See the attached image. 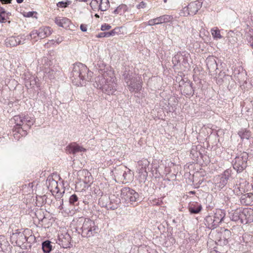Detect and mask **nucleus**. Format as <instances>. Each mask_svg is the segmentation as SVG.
<instances>
[{"mask_svg": "<svg viewBox=\"0 0 253 253\" xmlns=\"http://www.w3.org/2000/svg\"><path fill=\"white\" fill-rule=\"evenodd\" d=\"M146 3L143 1H141L137 5L136 7L138 9L144 8L146 7Z\"/></svg>", "mask_w": 253, "mask_h": 253, "instance_id": "nucleus-42", "label": "nucleus"}, {"mask_svg": "<svg viewBox=\"0 0 253 253\" xmlns=\"http://www.w3.org/2000/svg\"><path fill=\"white\" fill-rule=\"evenodd\" d=\"M195 193V192L194 191H191V192H190V193H191V194H194Z\"/></svg>", "mask_w": 253, "mask_h": 253, "instance_id": "nucleus-59", "label": "nucleus"}, {"mask_svg": "<svg viewBox=\"0 0 253 253\" xmlns=\"http://www.w3.org/2000/svg\"><path fill=\"white\" fill-rule=\"evenodd\" d=\"M52 247L51 242L48 240L44 241L42 243V249L45 253H50L52 250Z\"/></svg>", "mask_w": 253, "mask_h": 253, "instance_id": "nucleus-24", "label": "nucleus"}, {"mask_svg": "<svg viewBox=\"0 0 253 253\" xmlns=\"http://www.w3.org/2000/svg\"><path fill=\"white\" fill-rule=\"evenodd\" d=\"M80 2H87L88 0H78Z\"/></svg>", "mask_w": 253, "mask_h": 253, "instance_id": "nucleus-58", "label": "nucleus"}, {"mask_svg": "<svg viewBox=\"0 0 253 253\" xmlns=\"http://www.w3.org/2000/svg\"><path fill=\"white\" fill-rule=\"evenodd\" d=\"M120 32L119 28H116L108 32H101L96 35L97 38H101L104 37H110L114 36Z\"/></svg>", "mask_w": 253, "mask_h": 253, "instance_id": "nucleus-20", "label": "nucleus"}, {"mask_svg": "<svg viewBox=\"0 0 253 253\" xmlns=\"http://www.w3.org/2000/svg\"><path fill=\"white\" fill-rule=\"evenodd\" d=\"M156 23V22H155V18L153 19H151V20H149L147 22V25H148V26H153V25H157L156 23Z\"/></svg>", "mask_w": 253, "mask_h": 253, "instance_id": "nucleus-43", "label": "nucleus"}, {"mask_svg": "<svg viewBox=\"0 0 253 253\" xmlns=\"http://www.w3.org/2000/svg\"><path fill=\"white\" fill-rule=\"evenodd\" d=\"M71 1L70 0H67L66 1H59L57 3V6L59 7L65 8L70 4Z\"/></svg>", "mask_w": 253, "mask_h": 253, "instance_id": "nucleus-34", "label": "nucleus"}, {"mask_svg": "<svg viewBox=\"0 0 253 253\" xmlns=\"http://www.w3.org/2000/svg\"><path fill=\"white\" fill-rule=\"evenodd\" d=\"M68 237H69V238H70V237L69 236V235H68Z\"/></svg>", "mask_w": 253, "mask_h": 253, "instance_id": "nucleus-63", "label": "nucleus"}, {"mask_svg": "<svg viewBox=\"0 0 253 253\" xmlns=\"http://www.w3.org/2000/svg\"><path fill=\"white\" fill-rule=\"evenodd\" d=\"M149 164L150 162L147 159H142L138 162V173L143 176V179H146L148 175L147 169Z\"/></svg>", "mask_w": 253, "mask_h": 253, "instance_id": "nucleus-10", "label": "nucleus"}, {"mask_svg": "<svg viewBox=\"0 0 253 253\" xmlns=\"http://www.w3.org/2000/svg\"><path fill=\"white\" fill-rule=\"evenodd\" d=\"M25 77L24 78V79L26 81V83H29L28 80H29V77H28V78H27V77H26L27 75H25Z\"/></svg>", "mask_w": 253, "mask_h": 253, "instance_id": "nucleus-54", "label": "nucleus"}, {"mask_svg": "<svg viewBox=\"0 0 253 253\" xmlns=\"http://www.w3.org/2000/svg\"><path fill=\"white\" fill-rule=\"evenodd\" d=\"M211 35L214 39H220L222 36L220 35V31L217 28H213L211 30Z\"/></svg>", "mask_w": 253, "mask_h": 253, "instance_id": "nucleus-30", "label": "nucleus"}, {"mask_svg": "<svg viewBox=\"0 0 253 253\" xmlns=\"http://www.w3.org/2000/svg\"><path fill=\"white\" fill-rule=\"evenodd\" d=\"M60 205L58 207V209L60 210H62L63 209V199H62L61 200H59Z\"/></svg>", "mask_w": 253, "mask_h": 253, "instance_id": "nucleus-46", "label": "nucleus"}, {"mask_svg": "<svg viewBox=\"0 0 253 253\" xmlns=\"http://www.w3.org/2000/svg\"><path fill=\"white\" fill-rule=\"evenodd\" d=\"M69 203L72 205H78V197L76 194L72 195L69 198Z\"/></svg>", "mask_w": 253, "mask_h": 253, "instance_id": "nucleus-32", "label": "nucleus"}, {"mask_svg": "<svg viewBox=\"0 0 253 253\" xmlns=\"http://www.w3.org/2000/svg\"><path fill=\"white\" fill-rule=\"evenodd\" d=\"M80 29L83 32H86L87 31V25L84 24H81Z\"/></svg>", "mask_w": 253, "mask_h": 253, "instance_id": "nucleus-45", "label": "nucleus"}, {"mask_svg": "<svg viewBox=\"0 0 253 253\" xmlns=\"http://www.w3.org/2000/svg\"><path fill=\"white\" fill-rule=\"evenodd\" d=\"M240 202L242 205L251 206L253 205V194L251 193H246L241 196Z\"/></svg>", "mask_w": 253, "mask_h": 253, "instance_id": "nucleus-13", "label": "nucleus"}, {"mask_svg": "<svg viewBox=\"0 0 253 253\" xmlns=\"http://www.w3.org/2000/svg\"><path fill=\"white\" fill-rule=\"evenodd\" d=\"M110 6V2L108 0H100L99 4V9L102 11H106Z\"/></svg>", "mask_w": 253, "mask_h": 253, "instance_id": "nucleus-25", "label": "nucleus"}, {"mask_svg": "<svg viewBox=\"0 0 253 253\" xmlns=\"http://www.w3.org/2000/svg\"><path fill=\"white\" fill-rule=\"evenodd\" d=\"M238 134L241 139H248L251 135L250 132L246 129H241L238 132Z\"/></svg>", "mask_w": 253, "mask_h": 253, "instance_id": "nucleus-27", "label": "nucleus"}, {"mask_svg": "<svg viewBox=\"0 0 253 253\" xmlns=\"http://www.w3.org/2000/svg\"><path fill=\"white\" fill-rule=\"evenodd\" d=\"M222 234L224 238L226 240L229 239L231 235V232L228 229L224 230Z\"/></svg>", "mask_w": 253, "mask_h": 253, "instance_id": "nucleus-37", "label": "nucleus"}, {"mask_svg": "<svg viewBox=\"0 0 253 253\" xmlns=\"http://www.w3.org/2000/svg\"><path fill=\"white\" fill-rule=\"evenodd\" d=\"M56 197H57V198H60L62 196V194H63L64 193V191L63 192V193H59V190H58L57 191H56Z\"/></svg>", "mask_w": 253, "mask_h": 253, "instance_id": "nucleus-49", "label": "nucleus"}, {"mask_svg": "<svg viewBox=\"0 0 253 253\" xmlns=\"http://www.w3.org/2000/svg\"><path fill=\"white\" fill-rule=\"evenodd\" d=\"M55 42H56L55 40H50L49 41V43L51 44H54ZM47 43H48V42Z\"/></svg>", "mask_w": 253, "mask_h": 253, "instance_id": "nucleus-53", "label": "nucleus"}, {"mask_svg": "<svg viewBox=\"0 0 253 253\" xmlns=\"http://www.w3.org/2000/svg\"><path fill=\"white\" fill-rule=\"evenodd\" d=\"M12 0H0V1L2 4L10 3Z\"/></svg>", "mask_w": 253, "mask_h": 253, "instance_id": "nucleus-47", "label": "nucleus"}, {"mask_svg": "<svg viewBox=\"0 0 253 253\" xmlns=\"http://www.w3.org/2000/svg\"><path fill=\"white\" fill-rule=\"evenodd\" d=\"M80 173H81L83 175H85V179L84 180V182H87L86 180V176H89L90 175V173L86 170H83L82 171H80Z\"/></svg>", "mask_w": 253, "mask_h": 253, "instance_id": "nucleus-40", "label": "nucleus"}, {"mask_svg": "<svg viewBox=\"0 0 253 253\" xmlns=\"http://www.w3.org/2000/svg\"><path fill=\"white\" fill-rule=\"evenodd\" d=\"M231 170H226L222 174L217 175L214 179L215 186L218 190L224 187L227 183L230 176Z\"/></svg>", "mask_w": 253, "mask_h": 253, "instance_id": "nucleus-8", "label": "nucleus"}, {"mask_svg": "<svg viewBox=\"0 0 253 253\" xmlns=\"http://www.w3.org/2000/svg\"><path fill=\"white\" fill-rule=\"evenodd\" d=\"M214 64L215 65V66H216V64L215 63V61H214Z\"/></svg>", "mask_w": 253, "mask_h": 253, "instance_id": "nucleus-61", "label": "nucleus"}, {"mask_svg": "<svg viewBox=\"0 0 253 253\" xmlns=\"http://www.w3.org/2000/svg\"><path fill=\"white\" fill-rule=\"evenodd\" d=\"M124 79L128 90L131 92H138L142 88V82L140 78L131 71H125L123 74Z\"/></svg>", "mask_w": 253, "mask_h": 253, "instance_id": "nucleus-3", "label": "nucleus"}, {"mask_svg": "<svg viewBox=\"0 0 253 253\" xmlns=\"http://www.w3.org/2000/svg\"><path fill=\"white\" fill-rule=\"evenodd\" d=\"M188 209L191 214H197L201 211L202 206L197 202H191L189 204Z\"/></svg>", "mask_w": 253, "mask_h": 253, "instance_id": "nucleus-15", "label": "nucleus"}, {"mask_svg": "<svg viewBox=\"0 0 253 253\" xmlns=\"http://www.w3.org/2000/svg\"><path fill=\"white\" fill-rule=\"evenodd\" d=\"M186 87H187V89L188 90H192V86L191 85H187Z\"/></svg>", "mask_w": 253, "mask_h": 253, "instance_id": "nucleus-56", "label": "nucleus"}, {"mask_svg": "<svg viewBox=\"0 0 253 253\" xmlns=\"http://www.w3.org/2000/svg\"><path fill=\"white\" fill-rule=\"evenodd\" d=\"M5 21V16L3 14H0V22L3 23Z\"/></svg>", "mask_w": 253, "mask_h": 253, "instance_id": "nucleus-48", "label": "nucleus"}, {"mask_svg": "<svg viewBox=\"0 0 253 253\" xmlns=\"http://www.w3.org/2000/svg\"><path fill=\"white\" fill-rule=\"evenodd\" d=\"M11 121L15 124L14 131L15 133L13 134L15 139L19 140L20 136H23L27 135V132L26 129H24L23 127V115L14 116Z\"/></svg>", "mask_w": 253, "mask_h": 253, "instance_id": "nucleus-6", "label": "nucleus"}, {"mask_svg": "<svg viewBox=\"0 0 253 253\" xmlns=\"http://www.w3.org/2000/svg\"><path fill=\"white\" fill-rule=\"evenodd\" d=\"M91 73H89L87 67L81 63L74 64L72 71L70 74V79L72 83L77 86H83L86 81L91 79L89 78Z\"/></svg>", "mask_w": 253, "mask_h": 253, "instance_id": "nucleus-2", "label": "nucleus"}, {"mask_svg": "<svg viewBox=\"0 0 253 253\" xmlns=\"http://www.w3.org/2000/svg\"><path fill=\"white\" fill-rule=\"evenodd\" d=\"M127 9V6L124 4H120L113 12L115 14H120L125 13Z\"/></svg>", "mask_w": 253, "mask_h": 253, "instance_id": "nucleus-23", "label": "nucleus"}, {"mask_svg": "<svg viewBox=\"0 0 253 253\" xmlns=\"http://www.w3.org/2000/svg\"><path fill=\"white\" fill-rule=\"evenodd\" d=\"M181 57V55L180 54H177L175 55L174 57H172V61L174 65L178 64L180 61V58Z\"/></svg>", "mask_w": 253, "mask_h": 253, "instance_id": "nucleus-36", "label": "nucleus"}, {"mask_svg": "<svg viewBox=\"0 0 253 253\" xmlns=\"http://www.w3.org/2000/svg\"><path fill=\"white\" fill-rule=\"evenodd\" d=\"M111 26L108 24H104L101 26V30L103 31L109 30Z\"/></svg>", "mask_w": 253, "mask_h": 253, "instance_id": "nucleus-39", "label": "nucleus"}, {"mask_svg": "<svg viewBox=\"0 0 253 253\" xmlns=\"http://www.w3.org/2000/svg\"><path fill=\"white\" fill-rule=\"evenodd\" d=\"M52 184L55 186V188L56 189H58L57 181H56L55 180H53L52 182Z\"/></svg>", "mask_w": 253, "mask_h": 253, "instance_id": "nucleus-50", "label": "nucleus"}, {"mask_svg": "<svg viewBox=\"0 0 253 253\" xmlns=\"http://www.w3.org/2000/svg\"><path fill=\"white\" fill-rule=\"evenodd\" d=\"M100 0H92L91 2L90 3V6L92 8V9H94L97 8H99V4L100 3Z\"/></svg>", "mask_w": 253, "mask_h": 253, "instance_id": "nucleus-33", "label": "nucleus"}, {"mask_svg": "<svg viewBox=\"0 0 253 253\" xmlns=\"http://www.w3.org/2000/svg\"><path fill=\"white\" fill-rule=\"evenodd\" d=\"M121 198L131 204H136L140 201L138 193L129 187H124L121 189Z\"/></svg>", "mask_w": 253, "mask_h": 253, "instance_id": "nucleus-4", "label": "nucleus"}, {"mask_svg": "<svg viewBox=\"0 0 253 253\" xmlns=\"http://www.w3.org/2000/svg\"><path fill=\"white\" fill-rule=\"evenodd\" d=\"M38 30H34L31 32V33L30 34V36L31 39H34L35 40V41H38L37 38H38Z\"/></svg>", "mask_w": 253, "mask_h": 253, "instance_id": "nucleus-35", "label": "nucleus"}, {"mask_svg": "<svg viewBox=\"0 0 253 253\" xmlns=\"http://www.w3.org/2000/svg\"><path fill=\"white\" fill-rule=\"evenodd\" d=\"M64 37L61 36H58V37H56L55 42L57 44H60L62 41H64Z\"/></svg>", "mask_w": 253, "mask_h": 253, "instance_id": "nucleus-41", "label": "nucleus"}, {"mask_svg": "<svg viewBox=\"0 0 253 253\" xmlns=\"http://www.w3.org/2000/svg\"><path fill=\"white\" fill-rule=\"evenodd\" d=\"M35 122L34 117L30 116L28 115H23V127L24 129H29L32 125L34 124Z\"/></svg>", "mask_w": 253, "mask_h": 253, "instance_id": "nucleus-16", "label": "nucleus"}, {"mask_svg": "<svg viewBox=\"0 0 253 253\" xmlns=\"http://www.w3.org/2000/svg\"><path fill=\"white\" fill-rule=\"evenodd\" d=\"M240 223L242 224H246V214H248V211L247 210H240Z\"/></svg>", "mask_w": 253, "mask_h": 253, "instance_id": "nucleus-28", "label": "nucleus"}, {"mask_svg": "<svg viewBox=\"0 0 253 253\" xmlns=\"http://www.w3.org/2000/svg\"><path fill=\"white\" fill-rule=\"evenodd\" d=\"M240 210H236L229 213V217L231 220L238 222L240 221Z\"/></svg>", "mask_w": 253, "mask_h": 253, "instance_id": "nucleus-22", "label": "nucleus"}, {"mask_svg": "<svg viewBox=\"0 0 253 253\" xmlns=\"http://www.w3.org/2000/svg\"><path fill=\"white\" fill-rule=\"evenodd\" d=\"M214 218L211 215H208L205 218V225L210 229H214L216 228L218 225L215 224Z\"/></svg>", "mask_w": 253, "mask_h": 253, "instance_id": "nucleus-17", "label": "nucleus"}, {"mask_svg": "<svg viewBox=\"0 0 253 253\" xmlns=\"http://www.w3.org/2000/svg\"><path fill=\"white\" fill-rule=\"evenodd\" d=\"M126 175H127V173L125 171L123 173V176L124 177V179H126Z\"/></svg>", "mask_w": 253, "mask_h": 253, "instance_id": "nucleus-55", "label": "nucleus"}, {"mask_svg": "<svg viewBox=\"0 0 253 253\" xmlns=\"http://www.w3.org/2000/svg\"><path fill=\"white\" fill-rule=\"evenodd\" d=\"M26 37L24 35L11 36L5 39V43L7 47H13L24 43Z\"/></svg>", "mask_w": 253, "mask_h": 253, "instance_id": "nucleus-9", "label": "nucleus"}, {"mask_svg": "<svg viewBox=\"0 0 253 253\" xmlns=\"http://www.w3.org/2000/svg\"><path fill=\"white\" fill-rule=\"evenodd\" d=\"M202 3L199 0L190 2L187 6L188 14L192 15L196 14L202 7Z\"/></svg>", "mask_w": 253, "mask_h": 253, "instance_id": "nucleus-11", "label": "nucleus"}, {"mask_svg": "<svg viewBox=\"0 0 253 253\" xmlns=\"http://www.w3.org/2000/svg\"><path fill=\"white\" fill-rule=\"evenodd\" d=\"M137 253H157L155 251L150 250L147 246H141L138 248Z\"/></svg>", "mask_w": 253, "mask_h": 253, "instance_id": "nucleus-29", "label": "nucleus"}, {"mask_svg": "<svg viewBox=\"0 0 253 253\" xmlns=\"http://www.w3.org/2000/svg\"><path fill=\"white\" fill-rule=\"evenodd\" d=\"M35 13L36 12L35 11L28 12L24 14V16L27 17H33Z\"/></svg>", "mask_w": 253, "mask_h": 253, "instance_id": "nucleus-44", "label": "nucleus"}, {"mask_svg": "<svg viewBox=\"0 0 253 253\" xmlns=\"http://www.w3.org/2000/svg\"><path fill=\"white\" fill-rule=\"evenodd\" d=\"M106 207L108 209H111V210H114L117 209V208H118V204H116L115 205H112V204L110 203L109 204L106 205Z\"/></svg>", "mask_w": 253, "mask_h": 253, "instance_id": "nucleus-38", "label": "nucleus"}, {"mask_svg": "<svg viewBox=\"0 0 253 253\" xmlns=\"http://www.w3.org/2000/svg\"><path fill=\"white\" fill-rule=\"evenodd\" d=\"M4 9L2 7H0V14H3L5 13Z\"/></svg>", "mask_w": 253, "mask_h": 253, "instance_id": "nucleus-51", "label": "nucleus"}, {"mask_svg": "<svg viewBox=\"0 0 253 253\" xmlns=\"http://www.w3.org/2000/svg\"><path fill=\"white\" fill-rule=\"evenodd\" d=\"M99 74L95 78V87L100 89L107 94H113L117 89L114 73L111 70L106 69L103 64L99 65Z\"/></svg>", "mask_w": 253, "mask_h": 253, "instance_id": "nucleus-1", "label": "nucleus"}, {"mask_svg": "<svg viewBox=\"0 0 253 253\" xmlns=\"http://www.w3.org/2000/svg\"><path fill=\"white\" fill-rule=\"evenodd\" d=\"M95 16L96 17H99L98 15H97V14H96L95 15Z\"/></svg>", "mask_w": 253, "mask_h": 253, "instance_id": "nucleus-60", "label": "nucleus"}, {"mask_svg": "<svg viewBox=\"0 0 253 253\" xmlns=\"http://www.w3.org/2000/svg\"><path fill=\"white\" fill-rule=\"evenodd\" d=\"M66 150L70 154H76L79 152H84L85 149L76 143H73L67 147Z\"/></svg>", "mask_w": 253, "mask_h": 253, "instance_id": "nucleus-12", "label": "nucleus"}, {"mask_svg": "<svg viewBox=\"0 0 253 253\" xmlns=\"http://www.w3.org/2000/svg\"><path fill=\"white\" fill-rule=\"evenodd\" d=\"M245 210H247L248 211V214H246L245 215L246 217V223L253 221V210L251 209H246Z\"/></svg>", "mask_w": 253, "mask_h": 253, "instance_id": "nucleus-31", "label": "nucleus"}, {"mask_svg": "<svg viewBox=\"0 0 253 253\" xmlns=\"http://www.w3.org/2000/svg\"><path fill=\"white\" fill-rule=\"evenodd\" d=\"M81 229L82 236L83 237L88 238L94 236L97 233L98 228L93 220L89 218H85Z\"/></svg>", "mask_w": 253, "mask_h": 253, "instance_id": "nucleus-5", "label": "nucleus"}, {"mask_svg": "<svg viewBox=\"0 0 253 253\" xmlns=\"http://www.w3.org/2000/svg\"><path fill=\"white\" fill-rule=\"evenodd\" d=\"M37 30L38 38L41 39L48 37L52 34V30L49 27H42Z\"/></svg>", "mask_w": 253, "mask_h": 253, "instance_id": "nucleus-14", "label": "nucleus"}, {"mask_svg": "<svg viewBox=\"0 0 253 253\" xmlns=\"http://www.w3.org/2000/svg\"><path fill=\"white\" fill-rule=\"evenodd\" d=\"M16 0L18 3H21L24 0Z\"/></svg>", "mask_w": 253, "mask_h": 253, "instance_id": "nucleus-57", "label": "nucleus"}, {"mask_svg": "<svg viewBox=\"0 0 253 253\" xmlns=\"http://www.w3.org/2000/svg\"><path fill=\"white\" fill-rule=\"evenodd\" d=\"M164 2H167V0H164Z\"/></svg>", "mask_w": 253, "mask_h": 253, "instance_id": "nucleus-62", "label": "nucleus"}, {"mask_svg": "<svg viewBox=\"0 0 253 253\" xmlns=\"http://www.w3.org/2000/svg\"><path fill=\"white\" fill-rule=\"evenodd\" d=\"M172 17L169 15H164L155 18L157 25L169 22Z\"/></svg>", "mask_w": 253, "mask_h": 253, "instance_id": "nucleus-21", "label": "nucleus"}, {"mask_svg": "<svg viewBox=\"0 0 253 253\" xmlns=\"http://www.w3.org/2000/svg\"><path fill=\"white\" fill-rule=\"evenodd\" d=\"M212 215L214 218L215 224H217L218 225L219 223L223 220L225 213L223 210L219 209L217 210L214 214Z\"/></svg>", "mask_w": 253, "mask_h": 253, "instance_id": "nucleus-19", "label": "nucleus"}, {"mask_svg": "<svg viewBox=\"0 0 253 253\" xmlns=\"http://www.w3.org/2000/svg\"><path fill=\"white\" fill-rule=\"evenodd\" d=\"M248 154L245 152L241 153L236 157L233 163V168L237 172L243 171L247 166Z\"/></svg>", "mask_w": 253, "mask_h": 253, "instance_id": "nucleus-7", "label": "nucleus"}, {"mask_svg": "<svg viewBox=\"0 0 253 253\" xmlns=\"http://www.w3.org/2000/svg\"><path fill=\"white\" fill-rule=\"evenodd\" d=\"M55 23L59 26L66 27L69 26L70 21L65 17H56L54 20Z\"/></svg>", "mask_w": 253, "mask_h": 253, "instance_id": "nucleus-18", "label": "nucleus"}, {"mask_svg": "<svg viewBox=\"0 0 253 253\" xmlns=\"http://www.w3.org/2000/svg\"><path fill=\"white\" fill-rule=\"evenodd\" d=\"M44 73V77H47L50 80L55 78V72L50 68H45Z\"/></svg>", "mask_w": 253, "mask_h": 253, "instance_id": "nucleus-26", "label": "nucleus"}, {"mask_svg": "<svg viewBox=\"0 0 253 253\" xmlns=\"http://www.w3.org/2000/svg\"><path fill=\"white\" fill-rule=\"evenodd\" d=\"M32 82H34V83L36 84V79H34L33 81H31L30 82V85H32V84H34V83H32Z\"/></svg>", "mask_w": 253, "mask_h": 253, "instance_id": "nucleus-52", "label": "nucleus"}]
</instances>
